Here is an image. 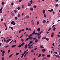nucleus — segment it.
<instances>
[{"mask_svg": "<svg viewBox=\"0 0 60 60\" xmlns=\"http://www.w3.org/2000/svg\"><path fill=\"white\" fill-rule=\"evenodd\" d=\"M29 38V39H30L31 40H36V38H34L32 37H30Z\"/></svg>", "mask_w": 60, "mask_h": 60, "instance_id": "1", "label": "nucleus"}, {"mask_svg": "<svg viewBox=\"0 0 60 60\" xmlns=\"http://www.w3.org/2000/svg\"><path fill=\"white\" fill-rule=\"evenodd\" d=\"M33 44H31V45H30V46L28 47V49H32V48H33Z\"/></svg>", "mask_w": 60, "mask_h": 60, "instance_id": "2", "label": "nucleus"}, {"mask_svg": "<svg viewBox=\"0 0 60 60\" xmlns=\"http://www.w3.org/2000/svg\"><path fill=\"white\" fill-rule=\"evenodd\" d=\"M48 11L49 12H51L53 11V9H51V10H48Z\"/></svg>", "mask_w": 60, "mask_h": 60, "instance_id": "3", "label": "nucleus"}, {"mask_svg": "<svg viewBox=\"0 0 60 60\" xmlns=\"http://www.w3.org/2000/svg\"><path fill=\"white\" fill-rule=\"evenodd\" d=\"M35 30H34V31L33 32V33H32V34L33 35H34L35 34Z\"/></svg>", "mask_w": 60, "mask_h": 60, "instance_id": "4", "label": "nucleus"}, {"mask_svg": "<svg viewBox=\"0 0 60 60\" xmlns=\"http://www.w3.org/2000/svg\"><path fill=\"white\" fill-rule=\"evenodd\" d=\"M45 50H46V49H42V52H44H44H45Z\"/></svg>", "mask_w": 60, "mask_h": 60, "instance_id": "5", "label": "nucleus"}, {"mask_svg": "<svg viewBox=\"0 0 60 60\" xmlns=\"http://www.w3.org/2000/svg\"><path fill=\"white\" fill-rule=\"evenodd\" d=\"M54 36V33H52V34L51 35V37H53Z\"/></svg>", "mask_w": 60, "mask_h": 60, "instance_id": "6", "label": "nucleus"}, {"mask_svg": "<svg viewBox=\"0 0 60 60\" xmlns=\"http://www.w3.org/2000/svg\"><path fill=\"white\" fill-rule=\"evenodd\" d=\"M16 46V45H12L11 46L12 48H15Z\"/></svg>", "mask_w": 60, "mask_h": 60, "instance_id": "7", "label": "nucleus"}, {"mask_svg": "<svg viewBox=\"0 0 60 60\" xmlns=\"http://www.w3.org/2000/svg\"><path fill=\"white\" fill-rule=\"evenodd\" d=\"M37 31L38 32H40V28L38 29Z\"/></svg>", "mask_w": 60, "mask_h": 60, "instance_id": "8", "label": "nucleus"}, {"mask_svg": "<svg viewBox=\"0 0 60 60\" xmlns=\"http://www.w3.org/2000/svg\"><path fill=\"white\" fill-rule=\"evenodd\" d=\"M45 12V10L43 9V14H44Z\"/></svg>", "mask_w": 60, "mask_h": 60, "instance_id": "9", "label": "nucleus"}, {"mask_svg": "<svg viewBox=\"0 0 60 60\" xmlns=\"http://www.w3.org/2000/svg\"><path fill=\"white\" fill-rule=\"evenodd\" d=\"M19 48H21V45H20V44H19V46H18Z\"/></svg>", "mask_w": 60, "mask_h": 60, "instance_id": "10", "label": "nucleus"}, {"mask_svg": "<svg viewBox=\"0 0 60 60\" xmlns=\"http://www.w3.org/2000/svg\"><path fill=\"white\" fill-rule=\"evenodd\" d=\"M29 38H27V39H26V40H25V41H27V40H29Z\"/></svg>", "mask_w": 60, "mask_h": 60, "instance_id": "11", "label": "nucleus"}, {"mask_svg": "<svg viewBox=\"0 0 60 60\" xmlns=\"http://www.w3.org/2000/svg\"><path fill=\"white\" fill-rule=\"evenodd\" d=\"M24 48L25 49H26V48H27V45L26 44V45H25Z\"/></svg>", "mask_w": 60, "mask_h": 60, "instance_id": "12", "label": "nucleus"}, {"mask_svg": "<svg viewBox=\"0 0 60 60\" xmlns=\"http://www.w3.org/2000/svg\"><path fill=\"white\" fill-rule=\"evenodd\" d=\"M46 22V21L45 20H43L42 21V23H45Z\"/></svg>", "mask_w": 60, "mask_h": 60, "instance_id": "13", "label": "nucleus"}, {"mask_svg": "<svg viewBox=\"0 0 60 60\" xmlns=\"http://www.w3.org/2000/svg\"><path fill=\"white\" fill-rule=\"evenodd\" d=\"M41 56V54L40 53L39 54V56H38V57H40Z\"/></svg>", "mask_w": 60, "mask_h": 60, "instance_id": "14", "label": "nucleus"}, {"mask_svg": "<svg viewBox=\"0 0 60 60\" xmlns=\"http://www.w3.org/2000/svg\"><path fill=\"white\" fill-rule=\"evenodd\" d=\"M33 42V41H30V43H29V44H31V43H32Z\"/></svg>", "mask_w": 60, "mask_h": 60, "instance_id": "15", "label": "nucleus"}, {"mask_svg": "<svg viewBox=\"0 0 60 60\" xmlns=\"http://www.w3.org/2000/svg\"><path fill=\"white\" fill-rule=\"evenodd\" d=\"M33 7H34V9H35V8H36V7H37V6L36 5H34L33 6Z\"/></svg>", "mask_w": 60, "mask_h": 60, "instance_id": "16", "label": "nucleus"}, {"mask_svg": "<svg viewBox=\"0 0 60 60\" xmlns=\"http://www.w3.org/2000/svg\"><path fill=\"white\" fill-rule=\"evenodd\" d=\"M28 6H31V3H29L28 4Z\"/></svg>", "mask_w": 60, "mask_h": 60, "instance_id": "17", "label": "nucleus"}, {"mask_svg": "<svg viewBox=\"0 0 60 60\" xmlns=\"http://www.w3.org/2000/svg\"><path fill=\"white\" fill-rule=\"evenodd\" d=\"M30 10L31 11H33V10H34V8H30Z\"/></svg>", "mask_w": 60, "mask_h": 60, "instance_id": "18", "label": "nucleus"}, {"mask_svg": "<svg viewBox=\"0 0 60 60\" xmlns=\"http://www.w3.org/2000/svg\"><path fill=\"white\" fill-rule=\"evenodd\" d=\"M55 29H56V27H54V28L52 29V30H53V31H55Z\"/></svg>", "mask_w": 60, "mask_h": 60, "instance_id": "19", "label": "nucleus"}, {"mask_svg": "<svg viewBox=\"0 0 60 60\" xmlns=\"http://www.w3.org/2000/svg\"><path fill=\"white\" fill-rule=\"evenodd\" d=\"M47 56L48 57H50V55H48Z\"/></svg>", "mask_w": 60, "mask_h": 60, "instance_id": "20", "label": "nucleus"}, {"mask_svg": "<svg viewBox=\"0 0 60 60\" xmlns=\"http://www.w3.org/2000/svg\"><path fill=\"white\" fill-rule=\"evenodd\" d=\"M5 51L4 50L2 52V54H4L5 53Z\"/></svg>", "mask_w": 60, "mask_h": 60, "instance_id": "21", "label": "nucleus"}, {"mask_svg": "<svg viewBox=\"0 0 60 60\" xmlns=\"http://www.w3.org/2000/svg\"><path fill=\"white\" fill-rule=\"evenodd\" d=\"M38 40L37 39H36L35 41V42H38Z\"/></svg>", "mask_w": 60, "mask_h": 60, "instance_id": "22", "label": "nucleus"}, {"mask_svg": "<svg viewBox=\"0 0 60 60\" xmlns=\"http://www.w3.org/2000/svg\"><path fill=\"white\" fill-rule=\"evenodd\" d=\"M24 44H25V43L23 42L22 43V44H21V45L22 46L24 45Z\"/></svg>", "mask_w": 60, "mask_h": 60, "instance_id": "23", "label": "nucleus"}, {"mask_svg": "<svg viewBox=\"0 0 60 60\" xmlns=\"http://www.w3.org/2000/svg\"><path fill=\"white\" fill-rule=\"evenodd\" d=\"M51 29V27H50L49 28V29L48 30V31H50V30Z\"/></svg>", "mask_w": 60, "mask_h": 60, "instance_id": "24", "label": "nucleus"}, {"mask_svg": "<svg viewBox=\"0 0 60 60\" xmlns=\"http://www.w3.org/2000/svg\"><path fill=\"white\" fill-rule=\"evenodd\" d=\"M7 41H6V42L7 43H8V42H9V41L8 40H7Z\"/></svg>", "mask_w": 60, "mask_h": 60, "instance_id": "25", "label": "nucleus"}, {"mask_svg": "<svg viewBox=\"0 0 60 60\" xmlns=\"http://www.w3.org/2000/svg\"><path fill=\"white\" fill-rule=\"evenodd\" d=\"M19 54V52H17L16 53V56H18V55Z\"/></svg>", "mask_w": 60, "mask_h": 60, "instance_id": "26", "label": "nucleus"}, {"mask_svg": "<svg viewBox=\"0 0 60 60\" xmlns=\"http://www.w3.org/2000/svg\"><path fill=\"white\" fill-rule=\"evenodd\" d=\"M46 40L47 41H49V38H46Z\"/></svg>", "mask_w": 60, "mask_h": 60, "instance_id": "27", "label": "nucleus"}, {"mask_svg": "<svg viewBox=\"0 0 60 60\" xmlns=\"http://www.w3.org/2000/svg\"><path fill=\"white\" fill-rule=\"evenodd\" d=\"M15 19H16V20H17L18 19V17H15Z\"/></svg>", "mask_w": 60, "mask_h": 60, "instance_id": "28", "label": "nucleus"}, {"mask_svg": "<svg viewBox=\"0 0 60 60\" xmlns=\"http://www.w3.org/2000/svg\"><path fill=\"white\" fill-rule=\"evenodd\" d=\"M24 54H22L21 56V58H23V56H24Z\"/></svg>", "mask_w": 60, "mask_h": 60, "instance_id": "29", "label": "nucleus"}, {"mask_svg": "<svg viewBox=\"0 0 60 60\" xmlns=\"http://www.w3.org/2000/svg\"><path fill=\"white\" fill-rule=\"evenodd\" d=\"M30 3L31 4H33V0H31L30 1Z\"/></svg>", "mask_w": 60, "mask_h": 60, "instance_id": "30", "label": "nucleus"}, {"mask_svg": "<svg viewBox=\"0 0 60 60\" xmlns=\"http://www.w3.org/2000/svg\"><path fill=\"white\" fill-rule=\"evenodd\" d=\"M39 22H37V25H39Z\"/></svg>", "mask_w": 60, "mask_h": 60, "instance_id": "31", "label": "nucleus"}, {"mask_svg": "<svg viewBox=\"0 0 60 60\" xmlns=\"http://www.w3.org/2000/svg\"><path fill=\"white\" fill-rule=\"evenodd\" d=\"M42 56L44 57L45 56V55L44 54H42Z\"/></svg>", "mask_w": 60, "mask_h": 60, "instance_id": "32", "label": "nucleus"}, {"mask_svg": "<svg viewBox=\"0 0 60 60\" xmlns=\"http://www.w3.org/2000/svg\"><path fill=\"white\" fill-rule=\"evenodd\" d=\"M22 9H24V5H22Z\"/></svg>", "mask_w": 60, "mask_h": 60, "instance_id": "33", "label": "nucleus"}, {"mask_svg": "<svg viewBox=\"0 0 60 60\" xmlns=\"http://www.w3.org/2000/svg\"><path fill=\"white\" fill-rule=\"evenodd\" d=\"M40 47L41 48H42V49H43V48H44V47L42 46H40Z\"/></svg>", "mask_w": 60, "mask_h": 60, "instance_id": "34", "label": "nucleus"}, {"mask_svg": "<svg viewBox=\"0 0 60 60\" xmlns=\"http://www.w3.org/2000/svg\"><path fill=\"white\" fill-rule=\"evenodd\" d=\"M42 39L44 40V39H46V37H44V38H42Z\"/></svg>", "mask_w": 60, "mask_h": 60, "instance_id": "35", "label": "nucleus"}, {"mask_svg": "<svg viewBox=\"0 0 60 60\" xmlns=\"http://www.w3.org/2000/svg\"><path fill=\"white\" fill-rule=\"evenodd\" d=\"M10 51H11V50L10 49L8 50V53H10Z\"/></svg>", "mask_w": 60, "mask_h": 60, "instance_id": "36", "label": "nucleus"}, {"mask_svg": "<svg viewBox=\"0 0 60 60\" xmlns=\"http://www.w3.org/2000/svg\"><path fill=\"white\" fill-rule=\"evenodd\" d=\"M1 59L2 60H4V57H3L2 58H1Z\"/></svg>", "mask_w": 60, "mask_h": 60, "instance_id": "37", "label": "nucleus"}, {"mask_svg": "<svg viewBox=\"0 0 60 60\" xmlns=\"http://www.w3.org/2000/svg\"><path fill=\"white\" fill-rule=\"evenodd\" d=\"M18 17H19H19H20V14H18Z\"/></svg>", "mask_w": 60, "mask_h": 60, "instance_id": "38", "label": "nucleus"}, {"mask_svg": "<svg viewBox=\"0 0 60 60\" xmlns=\"http://www.w3.org/2000/svg\"><path fill=\"white\" fill-rule=\"evenodd\" d=\"M44 18H46V15L45 14H44Z\"/></svg>", "mask_w": 60, "mask_h": 60, "instance_id": "39", "label": "nucleus"}, {"mask_svg": "<svg viewBox=\"0 0 60 60\" xmlns=\"http://www.w3.org/2000/svg\"><path fill=\"white\" fill-rule=\"evenodd\" d=\"M57 36H58V37H60V35L59 34H58Z\"/></svg>", "mask_w": 60, "mask_h": 60, "instance_id": "40", "label": "nucleus"}, {"mask_svg": "<svg viewBox=\"0 0 60 60\" xmlns=\"http://www.w3.org/2000/svg\"><path fill=\"white\" fill-rule=\"evenodd\" d=\"M21 30H19V34H20V33H21Z\"/></svg>", "mask_w": 60, "mask_h": 60, "instance_id": "41", "label": "nucleus"}, {"mask_svg": "<svg viewBox=\"0 0 60 60\" xmlns=\"http://www.w3.org/2000/svg\"><path fill=\"white\" fill-rule=\"evenodd\" d=\"M14 22V21H12L11 22V24H13V23Z\"/></svg>", "mask_w": 60, "mask_h": 60, "instance_id": "42", "label": "nucleus"}, {"mask_svg": "<svg viewBox=\"0 0 60 60\" xmlns=\"http://www.w3.org/2000/svg\"><path fill=\"white\" fill-rule=\"evenodd\" d=\"M2 5H4V2H2Z\"/></svg>", "mask_w": 60, "mask_h": 60, "instance_id": "43", "label": "nucleus"}, {"mask_svg": "<svg viewBox=\"0 0 60 60\" xmlns=\"http://www.w3.org/2000/svg\"><path fill=\"white\" fill-rule=\"evenodd\" d=\"M56 26V25H54L52 26V28H53V27H54V26Z\"/></svg>", "mask_w": 60, "mask_h": 60, "instance_id": "44", "label": "nucleus"}, {"mask_svg": "<svg viewBox=\"0 0 60 60\" xmlns=\"http://www.w3.org/2000/svg\"><path fill=\"white\" fill-rule=\"evenodd\" d=\"M25 30L24 29H22L21 30V31H24Z\"/></svg>", "mask_w": 60, "mask_h": 60, "instance_id": "45", "label": "nucleus"}, {"mask_svg": "<svg viewBox=\"0 0 60 60\" xmlns=\"http://www.w3.org/2000/svg\"><path fill=\"white\" fill-rule=\"evenodd\" d=\"M4 40L5 42H6V40H5V38H4Z\"/></svg>", "mask_w": 60, "mask_h": 60, "instance_id": "46", "label": "nucleus"}, {"mask_svg": "<svg viewBox=\"0 0 60 60\" xmlns=\"http://www.w3.org/2000/svg\"><path fill=\"white\" fill-rule=\"evenodd\" d=\"M13 54H11V55H10L9 56V57H11V56H12V55Z\"/></svg>", "mask_w": 60, "mask_h": 60, "instance_id": "47", "label": "nucleus"}, {"mask_svg": "<svg viewBox=\"0 0 60 60\" xmlns=\"http://www.w3.org/2000/svg\"><path fill=\"white\" fill-rule=\"evenodd\" d=\"M10 28L11 30H13V27H11Z\"/></svg>", "mask_w": 60, "mask_h": 60, "instance_id": "48", "label": "nucleus"}, {"mask_svg": "<svg viewBox=\"0 0 60 60\" xmlns=\"http://www.w3.org/2000/svg\"><path fill=\"white\" fill-rule=\"evenodd\" d=\"M11 16H14V13H13L11 14Z\"/></svg>", "mask_w": 60, "mask_h": 60, "instance_id": "49", "label": "nucleus"}, {"mask_svg": "<svg viewBox=\"0 0 60 60\" xmlns=\"http://www.w3.org/2000/svg\"><path fill=\"white\" fill-rule=\"evenodd\" d=\"M28 36V35L27 34H26L25 35V36H26V37H27Z\"/></svg>", "mask_w": 60, "mask_h": 60, "instance_id": "50", "label": "nucleus"}, {"mask_svg": "<svg viewBox=\"0 0 60 60\" xmlns=\"http://www.w3.org/2000/svg\"><path fill=\"white\" fill-rule=\"evenodd\" d=\"M31 52H32V53L34 52V51L33 50H31Z\"/></svg>", "mask_w": 60, "mask_h": 60, "instance_id": "51", "label": "nucleus"}, {"mask_svg": "<svg viewBox=\"0 0 60 60\" xmlns=\"http://www.w3.org/2000/svg\"><path fill=\"white\" fill-rule=\"evenodd\" d=\"M3 20H4V19L3 18H2L1 19V21H3Z\"/></svg>", "mask_w": 60, "mask_h": 60, "instance_id": "52", "label": "nucleus"}, {"mask_svg": "<svg viewBox=\"0 0 60 60\" xmlns=\"http://www.w3.org/2000/svg\"><path fill=\"white\" fill-rule=\"evenodd\" d=\"M14 12L15 13H16V12H17V11L16 10H15L14 11Z\"/></svg>", "mask_w": 60, "mask_h": 60, "instance_id": "53", "label": "nucleus"}, {"mask_svg": "<svg viewBox=\"0 0 60 60\" xmlns=\"http://www.w3.org/2000/svg\"><path fill=\"white\" fill-rule=\"evenodd\" d=\"M37 35H38V36H40V34H37Z\"/></svg>", "mask_w": 60, "mask_h": 60, "instance_id": "54", "label": "nucleus"}, {"mask_svg": "<svg viewBox=\"0 0 60 60\" xmlns=\"http://www.w3.org/2000/svg\"><path fill=\"white\" fill-rule=\"evenodd\" d=\"M28 30L30 31H32V29L30 28H29Z\"/></svg>", "mask_w": 60, "mask_h": 60, "instance_id": "55", "label": "nucleus"}, {"mask_svg": "<svg viewBox=\"0 0 60 60\" xmlns=\"http://www.w3.org/2000/svg\"><path fill=\"white\" fill-rule=\"evenodd\" d=\"M11 39H8V41H11Z\"/></svg>", "mask_w": 60, "mask_h": 60, "instance_id": "56", "label": "nucleus"}, {"mask_svg": "<svg viewBox=\"0 0 60 60\" xmlns=\"http://www.w3.org/2000/svg\"><path fill=\"white\" fill-rule=\"evenodd\" d=\"M8 47H9L8 45H7L5 47V48H7Z\"/></svg>", "mask_w": 60, "mask_h": 60, "instance_id": "57", "label": "nucleus"}, {"mask_svg": "<svg viewBox=\"0 0 60 60\" xmlns=\"http://www.w3.org/2000/svg\"><path fill=\"white\" fill-rule=\"evenodd\" d=\"M21 40L22 41V42H23V41H24V39H21Z\"/></svg>", "mask_w": 60, "mask_h": 60, "instance_id": "58", "label": "nucleus"}, {"mask_svg": "<svg viewBox=\"0 0 60 60\" xmlns=\"http://www.w3.org/2000/svg\"><path fill=\"white\" fill-rule=\"evenodd\" d=\"M59 57V55H57V57H58V58H59V59L60 58V57Z\"/></svg>", "mask_w": 60, "mask_h": 60, "instance_id": "59", "label": "nucleus"}, {"mask_svg": "<svg viewBox=\"0 0 60 60\" xmlns=\"http://www.w3.org/2000/svg\"><path fill=\"white\" fill-rule=\"evenodd\" d=\"M37 49V48H35L34 49V50H36V49Z\"/></svg>", "mask_w": 60, "mask_h": 60, "instance_id": "60", "label": "nucleus"}, {"mask_svg": "<svg viewBox=\"0 0 60 60\" xmlns=\"http://www.w3.org/2000/svg\"><path fill=\"white\" fill-rule=\"evenodd\" d=\"M18 10H19L20 9V8L19 7H18L17 8Z\"/></svg>", "mask_w": 60, "mask_h": 60, "instance_id": "61", "label": "nucleus"}, {"mask_svg": "<svg viewBox=\"0 0 60 60\" xmlns=\"http://www.w3.org/2000/svg\"><path fill=\"white\" fill-rule=\"evenodd\" d=\"M2 12H3V11H0V13H2Z\"/></svg>", "mask_w": 60, "mask_h": 60, "instance_id": "62", "label": "nucleus"}, {"mask_svg": "<svg viewBox=\"0 0 60 60\" xmlns=\"http://www.w3.org/2000/svg\"><path fill=\"white\" fill-rule=\"evenodd\" d=\"M26 17L28 18H29V16H28V15H27L26 16Z\"/></svg>", "mask_w": 60, "mask_h": 60, "instance_id": "63", "label": "nucleus"}, {"mask_svg": "<svg viewBox=\"0 0 60 60\" xmlns=\"http://www.w3.org/2000/svg\"><path fill=\"white\" fill-rule=\"evenodd\" d=\"M56 7H58V4H56Z\"/></svg>", "mask_w": 60, "mask_h": 60, "instance_id": "64", "label": "nucleus"}]
</instances>
